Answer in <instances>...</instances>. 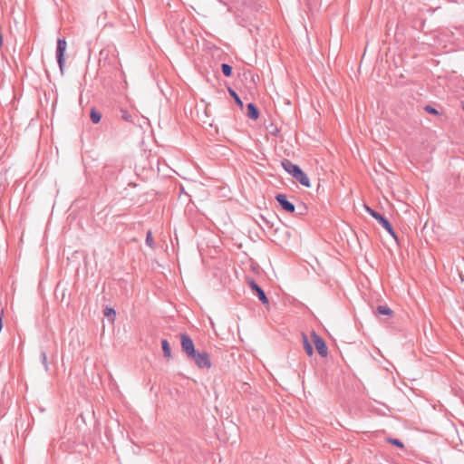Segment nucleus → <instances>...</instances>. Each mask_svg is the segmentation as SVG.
<instances>
[{"label": "nucleus", "mask_w": 464, "mask_h": 464, "mask_svg": "<svg viewBox=\"0 0 464 464\" xmlns=\"http://www.w3.org/2000/svg\"><path fill=\"white\" fill-rule=\"evenodd\" d=\"M284 169L295 178L300 184L306 188L311 187V182L308 176L295 164L292 163L288 160L282 161Z\"/></svg>", "instance_id": "f257e3e1"}, {"label": "nucleus", "mask_w": 464, "mask_h": 464, "mask_svg": "<svg viewBox=\"0 0 464 464\" xmlns=\"http://www.w3.org/2000/svg\"><path fill=\"white\" fill-rule=\"evenodd\" d=\"M66 47L67 43L65 38H58L56 46V60L62 73L63 72L64 68V53L66 51Z\"/></svg>", "instance_id": "f03ea898"}, {"label": "nucleus", "mask_w": 464, "mask_h": 464, "mask_svg": "<svg viewBox=\"0 0 464 464\" xmlns=\"http://www.w3.org/2000/svg\"><path fill=\"white\" fill-rule=\"evenodd\" d=\"M311 338L318 353L322 357H326L328 355V348L323 338L315 332L311 333Z\"/></svg>", "instance_id": "7ed1b4c3"}, {"label": "nucleus", "mask_w": 464, "mask_h": 464, "mask_svg": "<svg viewBox=\"0 0 464 464\" xmlns=\"http://www.w3.org/2000/svg\"><path fill=\"white\" fill-rule=\"evenodd\" d=\"M198 368H210L211 362L207 353H195L190 356Z\"/></svg>", "instance_id": "20e7f679"}, {"label": "nucleus", "mask_w": 464, "mask_h": 464, "mask_svg": "<svg viewBox=\"0 0 464 464\" xmlns=\"http://www.w3.org/2000/svg\"><path fill=\"white\" fill-rule=\"evenodd\" d=\"M181 347L183 352L190 357L192 354L196 353L195 346L193 341L187 334L180 335Z\"/></svg>", "instance_id": "39448f33"}, {"label": "nucleus", "mask_w": 464, "mask_h": 464, "mask_svg": "<svg viewBox=\"0 0 464 464\" xmlns=\"http://www.w3.org/2000/svg\"><path fill=\"white\" fill-rule=\"evenodd\" d=\"M276 198L285 211L288 213L295 212V205L287 199V197L285 194H278Z\"/></svg>", "instance_id": "423d86ee"}, {"label": "nucleus", "mask_w": 464, "mask_h": 464, "mask_svg": "<svg viewBox=\"0 0 464 464\" xmlns=\"http://www.w3.org/2000/svg\"><path fill=\"white\" fill-rule=\"evenodd\" d=\"M247 116L255 121L257 120L259 117L258 110L253 103H249L247 105Z\"/></svg>", "instance_id": "0eeeda50"}, {"label": "nucleus", "mask_w": 464, "mask_h": 464, "mask_svg": "<svg viewBox=\"0 0 464 464\" xmlns=\"http://www.w3.org/2000/svg\"><path fill=\"white\" fill-rule=\"evenodd\" d=\"M103 314L111 324L114 321V316L116 315V311L112 307L106 306L103 310Z\"/></svg>", "instance_id": "6e6552de"}, {"label": "nucleus", "mask_w": 464, "mask_h": 464, "mask_svg": "<svg viewBox=\"0 0 464 464\" xmlns=\"http://www.w3.org/2000/svg\"><path fill=\"white\" fill-rule=\"evenodd\" d=\"M302 339H303L304 348L307 355L312 356L314 353V350H313V347H312L307 336L305 334H303Z\"/></svg>", "instance_id": "1a4fd4ad"}, {"label": "nucleus", "mask_w": 464, "mask_h": 464, "mask_svg": "<svg viewBox=\"0 0 464 464\" xmlns=\"http://www.w3.org/2000/svg\"><path fill=\"white\" fill-rule=\"evenodd\" d=\"M161 345H162V351H163L164 356L167 359H170L171 358V350H170L169 342L164 339L161 341Z\"/></svg>", "instance_id": "9d476101"}, {"label": "nucleus", "mask_w": 464, "mask_h": 464, "mask_svg": "<svg viewBox=\"0 0 464 464\" xmlns=\"http://www.w3.org/2000/svg\"><path fill=\"white\" fill-rule=\"evenodd\" d=\"M378 314L392 316L393 312L386 305H379L376 309Z\"/></svg>", "instance_id": "9b49d317"}, {"label": "nucleus", "mask_w": 464, "mask_h": 464, "mask_svg": "<svg viewBox=\"0 0 464 464\" xmlns=\"http://www.w3.org/2000/svg\"><path fill=\"white\" fill-rule=\"evenodd\" d=\"M90 118L94 124H97L102 119V114L96 109L92 108L91 110Z\"/></svg>", "instance_id": "f8f14e48"}, {"label": "nucleus", "mask_w": 464, "mask_h": 464, "mask_svg": "<svg viewBox=\"0 0 464 464\" xmlns=\"http://www.w3.org/2000/svg\"><path fill=\"white\" fill-rule=\"evenodd\" d=\"M381 225L384 227V229H385V230H386V231H387V232H388V233H389V234H390L393 238H395V239L397 240V236H396V234H395V232H394V230H393V228H392V225L390 224V222H389L387 219H385V220L383 221V223H382V224H381Z\"/></svg>", "instance_id": "ddd939ff"}, {"label": "nucleus", "mask_w": 464, "mask_h": 464, "mask_svg": "<svg viewBox=\"0 0 464 464\" xmlns=\"http://www.w3.org/2000/svg\"><path fill=\"white\" fill-rule=\"evenodd\" d=\"M255 292L257 294L258 298L262 302L263 304H268V299H267L265 292L260 287H258Z\"/></svg>", "instance_id": "4468645a"}, {"label": "nucleus", "mask_w": 464, "mask_h": 464, "mask_svg": "<svg viewBox=\"0 0 464 464\" xmlns=\"http://www.w3.org/2000/svg\"><path fill=\"white\" fill-rule=\"evenodd\" d=\"M121 113H122V115H121L122 119L129 122L133 121V118L136 117V115L134 113H130L124 110L121 111Z\"/></svg>", "instance_id": "2eb2a0df"}, {"label": "nucleus", "mask_w": 464, "mask_h": 464, "mask_svg": "<svg viewBox=\"0 0 464 464\" xmlns=\"http://www.w3.org/2000/svg\"><path fill=\"white\" fill-rule=\"evenodd\" d=\"M228 92H229L230 95L234 98L237 104L242 109L244 107V104H243L242 101L240 100V98L238 97V95L236 93V92L232 89H228Z\"/></svg>", "instance_id": "dca6fc26"}, {"label": "nucleus", "mask_w": 464, "mask_h": 464, "mask_svg": "<svg viewBox=\"0 0 464 464\" xmlns=\"http://www.w3.org/2000/svg\"><path fill=\"white\" fill-rule=\"evenodd\" d=\"M221 68H222L223 73L226 76H227V77L231 76V74H232V67L230 65H228L227 63H223Z\"/></svg>", "instance_id": "f3484780"}, {"label": "nucleus", "mask_w": 464, "mask_h": 464, "mask_svg": "<svg viewBox=\"0 0 464 464\" xmlns=\"http://www.w3.org/2000/svg\"><path fill=\"white\" fill-rule=\"evenodd\" d=\"M364 209L366 210L367 213H369L373 218L377 219L379 217H380V214L376 211H374L373 209H372L370 207L368 206H364Z\"/></svg>", "instance_id": "a211bd4d"}, {"label": "nucleus", "mask_w": 464, "mask_h": 464, "mask_svg": "<svg viewBox=\"0 0 464 464\" xmlns=\"http://www.w3.org/2000/svg\"><path fill=\"white\" fill-rule=\"evenodd\" d=\"M388 441L391 444H392V445H394L396 447H399V448H403L404 447L403 443L401 440H397V439H388Z\"/></svg>", "instance_id": "6ab92c4d"}, {"label": "nucleus", "mask_w": 464, "mask_h": 464, "mask_svg": "<svg viewBox=\"0 0 464 464\" xmlns=\"http://www.w3.org/2000/svg\"><path fill=\"white\" fill-rule=\"evenodd\" d=\"M146 243L150 247H153V237L152 233L150 231L147 233Z\"/></svg>", "instance_id": "aec40b11"}, {"label": "nucleus", "mask_w": 464, "mask_h": 464, "mask_svg": "<svg viewBox=\"0 0 464 464\" xmlns=\"http://www.w3.org/2000/svg\"><path fill=\"white\" fill-rule=\"evenodd\" d=\"M41 359H42V362L45 366V369L47 370L48 369V366H47V355H46L45 352H42Z\"/></svg>", "instance_id": "412c9836"}, {"label": "nucleus", "mask_w": 464, "mask_h": 464, "mask_svg": "<svg viewBox=\"0 0 464 464\" xmlns=\"http://www.w3.org/2000/svg\"><path fill=\"white\" fill-rule=\"evenodd\" d=\"M425 111L431 114H438V111L430 106H426Z\"/></svg>", "instance_id": "4be33fe9"}, {"label": "nucleus", "mask_w": 464, "mask_h": 464, "mask_svg": "<svg viewBox=\"0 0 464 464\" xmlns=\"http://www.w3.org/2000/svg\"><path fill=\"white\" fill-rule=\"evenodd\" d=\"M248 285L252 290L256 291L259 286L255 283L254 280H248Z\"/></svg>", "instance_id": "5701e85b"}, {"label": "nucleus", "mask_w": 464, "mask_h": 464, "mask_svg": "<svg viewBox=\"0 0 464 464\" xmlns=\"http://www.w3.org/2000/svg\"><path fill=\"white\" fill-rule=\"evenodd\" d=\"M248 285L252 290L256 291L259 286L255 283L254 280H248Z\"/></svg>", "instance_id": "b1692460"}, {"label": "nucleus", "mask_w": 464, "mask_h": 464, "mask_svg": "<svg viewBox=\"0 0 464 464\" xmlns=\"http://www.w3.org/2000/svg\"><path fill=\"white\" fill-rule=\"evenodd\" d=\"M386 218H384L382 215H380V217L376 219L380 224H382L383 221L385 220Z\"/></svg>", "instance_id": "393cba45"}, {"label": "nucleus", "mask_w": 464, "mask_h": 464, "mask_svg": "<svg viewBox=\"0 0 464 464\" xmlns=\"http://www.w3.org/2000/svg\"><path fill=\"white\" fill-rule=\"evenodd\" d=\"M386 218H384L382 215H380V217L376 219L380 224H382L383 221L385 220Z\"/></svg>", "instance_id": "a878e982"}, {"label": "nucleus", "mask_w": 464, "mask_h": 464, "mask_svg": "<svg viewBox=\"0 0 464 464\" xmlns=\"http://www.w3.org/2000/svg\"><path fill=\"white\" fill-rule=\"evenodd\" d=\"M123 82H124V86L127 88L128 87V82H127V81L125 79L123 80Z\"/></svg>", "instance_id": "bb28decb"}, {"label": "nucleus", "mask_w": 464, "mask_h": 464, "mask_svg": "<svg viewBox=\"0 0 464 464\" xmlns=\"http://www.w3.org/2000/svg\"><path fill=\"white\" fill-rule=\"evenodd\" d=\"M2 42H3V37H2V34H0V46L2 45Z\"/></svg>", "instance_id": "cd10ccee"}]
</instances>
